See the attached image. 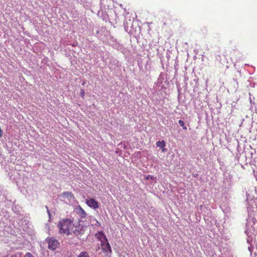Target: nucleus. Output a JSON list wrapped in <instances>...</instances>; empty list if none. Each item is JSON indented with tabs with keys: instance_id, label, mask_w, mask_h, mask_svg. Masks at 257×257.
Here are the masks:
<instances>
[{
	"instance_id": "nucleus-1",
	"label": "nucleus",
	"mask_w": 257,
	"mask_h": 257,
	"mask_svg": "<svg viewBox=\"0 0 257 257\" xmlns=\"http://www.w3.org/2000/svg\"><path fill=\"white\" fill-rule=\"evenodd\" d=\"M73 225V221L70 219H61L57 224L59 233L61 234L69 235L71 233L70 230L71 229Z\"/></svg>"
},
{
	"instance_id": "nucleus-2",
	"label": "nucleus",
	"mask_w": 257,
	"mask_h": 257,
	"mask_svg": "<svg viewBox=\"0 0 257 257\" xmlns=\"http://www.w3.org/2000/svg\"><path fill=\"white\" fill-rule=\"evenodd\" d=\"M102 235L103 237L104 241L103 242V241L102 240L101 241V246L102 249L106 252H107L108 251L109 252H111V247L108 242V240H107V239L106 238V236L104 235L103 232L102 231L99 232L98 233V234H97V235Z\"/></svg>"
},
{
	"instance_id": "nucleus-3",
	"label": "nucleus",
	"mask_w": 257,
	"mask_h": 257,
	"mask_svg": "<svg viewBox=\"0 0 257 257\" xmlns=\"http://www.w3.org/2000/svg\"><path fill=\"white\" fill-rule=\"evenodd\" d=\"M71 230L75 235L76 236H80L84 233V227L82 225L78 224L76 226H72Z\"/></svg>"
},
{
	"instance_id": "nucleus-4",
	"label": "nucleus",
	"mask_w": 257,
	"mask_h": 257,
	"mask_svg": "<svg viewBox=\"0 0 257 257\" xmlns=\"http://www.w3.org/2000/svg\"><path fill=\"white\" fill-rule=\"evenodd\" d=\"M47 242L48 243V248L52 250H55L58 247L59 244L58 240L53 237H49L47 238Z\"/></svg>"
},
{
	"instance_id": "nucleus-5",
	"label": "nucleus",
	"mask_w": 257,
	"mask_h": 257,
	"mask_svg": "<svg viewBox=\"0 0 257 257\" xmlns=\"http://www.w3.org/2000/svg\"><path fill=\"white\" fill-rule=\"evenodd\" d=\"M86 204L90 208L95 210L99 207L98 202L93 198L86 200Z\"/></svg>"
},
{
	"instance_id": "nucleus-6",
	"label": "nucleus",
	"mask_w": 257,
	"mask_h": 257,
	"mask_svg": "<svg viewBox=\"0 0 257 257\" xmlns=\"http://www.w3.org/2000/svg\"><path fill=\"white\" fill-rule=\"evenodd\" d=\"M75 210L76 213L80 217L81 219L86 218L87 214L80 205L76 206L75 208Z\"/></svg>"
},
{
	"instance_id": "nucleus-7",
	"label": "nucleus",
	"mask_w": 257,
	"mask_h": 257,
	"mask_svg": "<svg viewBox=\"0 0 257 257\" xmlns=\"http://www.w3.org/2000/svg\"><path fill=\"white\" fill-rule=\"evenodd\" d=\"M216 59L219 60L222 65H225L228 64V62L225 61V56L223 54L218 55V57Z\"/></svg>"
},
{
	"instance_id": "nucleus-8",
	"label": "nucleus",
	"mask_w": 257,
	"mask_h": 257,
	"mask_svg": "<svg viewBox=\"0 0 257 257\" xmlns=\"http://www.w3.org/2000/svg\"><path fill=\"white\" fill-rule=\"evenodd\" d=\"M62 195L67 198H74V195L72 192H64L62 193Z\"/></svg>"
},
{
	"instance_id": "nucleus-9",
	"label": "nucleus",
	"mask_w": 257,
	"mask_h": 257,
	"mask_svg": "<svg viewBox=\"0 0 257 257\" xmlns=\"http://www.w3.org/2000/svg\"><path fill=\"white\" fill-rule=\"evenodd\" d=\"M156 145L157 147L163 148L165 146V143L164 141H158L156 143Z\"/></svg>"
},
{
	"instance_id": "nucleus-10",
	"label": "nucleus",
	"mask_w": 257,
	"mask_h": 257,
	"mask_svg": "<svg viewBox=\"0 0 257 257\" xmlns=\"http://www.w3.org/2000/svg\"><path fill=\"white\" fill-rule=\"evenodd\" d=\"M78 257H89L88 254L86 251H82L80 252Z\"/></svg>"
},
{
	"instance_id": "nucleus-11",
	"label": "nucleus",
	"mask_w": 257,
	"mask_h": 257,
	"mask_svg": "<svg viewBox=\"0 0 257 257\" xmlns=\"http://www.w3.org/2000/svg\"><path fill=\"white\" fill-rule=\"evenodd\" d=\"M179 124L183 127V128L185 130H187V127L185 125L184 122L182 120H179L178 121Z\"/></svg>"
},
{
	"instance_id": "nucleus-12",
	"label": "nucleus",
	"mask_w": 257,
	"mask_h": 257,
	"mask_svg": "<svg viewBox=\"0 0 257 257\" xmlns=\"http://www.w3.org/2000/svg\"><path fill=\"white\" fill-rule=\"evenodd\" d=\"M85 91L83 89H81L80 92V95L81 96L82 98H84L85 95Z\"/></svg>"
},
{
	"instance_id": "nucleus-13",
	"label": "nucleus",
	"mask_w": 257,
	"mask_h": 257,
	"mask_svg": "<svg viewBox=\"0 0 257 257\" xmlns=\"http://www.w3.org/2000/svg\"><path fill=\"white\" fill-rule=\"evenodd\" d=\"M147 179H152L153 180L154 179V177L152 175H148L146 177Z\"/></svg>"
},
{
	"instance_id": "nucleus-14",
	"label": "nucleus",
	"mask_w": 257,
	"mask_h": 257,
	"mask_svg": "<svg viewBox=\"0 0 257 257\" xmlns=\"http://www.w3.org/2000/svg\"><path fill=\"white\" fill-rule=\"evenodd\" d=\"M98 233H96L95 234V236L97 238H99L100 240H101V238H103V237L102 236V235H97Z\"/></svg>"
},
{
	"instance_id": "nucleus-15",
	"label": "nucleus",
	"mask_w": 257,
	"mask_h": 257,
	"mask_svg": "<svg viewBox=\"0 0 257 257\" xmlns=\"http://www.w3.org/2000/svg\"><path fill=\"white\" fill-rule=\"evenodd\" d=\"M46 208L47 209V211L48 214H49V215H50V211H49L48 206H46Z\"/></svg>"
},
{
	"instance_id": "nucleus-16",
	"label": "nucleus",
	"mask_w": 257,
	"mask_h": 257,
	"mask_svg": "<svg viewBox=\"0 0 257 257\" xmlns=\"http://www.w3.org/2000/svg\"><path fill=\"white\" fill-rule=\"evenodd\" d=\"M10 257H17V255L16 254H13Z\"/></svg>"
},
{
	"instance_id": "nucleus-17",
	"label": "nucleus",
	"mask_w": 257,
	"mask_h": 257,
	"mask_svg": "<svg viewBox=\"0 0 257 257\" xmlns=\"http://www.w3.org/2000/svg\"><path fill=\"white\" fill-rule=\"evenodd\" d=\"M95 221L97 223H99V222H98V221H97L96 219H94Z\"/></svg>"
}]
</instances>
